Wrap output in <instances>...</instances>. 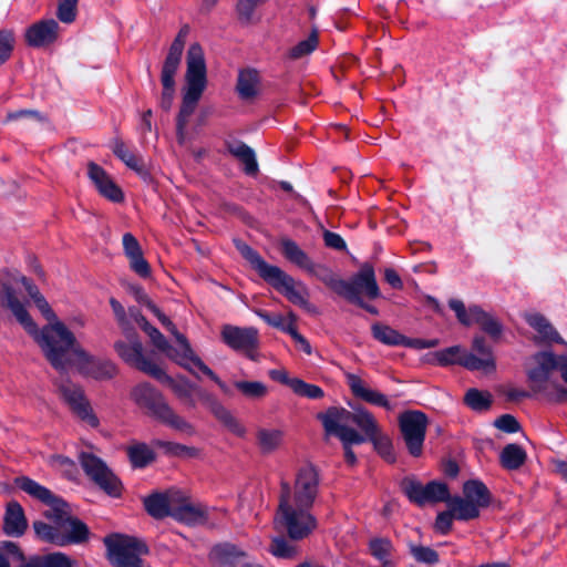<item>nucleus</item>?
<instances>
[{
  "instance_id": "nucleus-1",
  "label": "nucleus",
  "mask_w": 567,
  "mask_h": 567,
  "mask_svg": "<svg viewBox=\"0 0 567 567\" xmlns=\"http://www.w3.org/2000/svg\"><path fill=\"white\" fill-rule=\"evenodd\" d=\"M12 280L20 282L24 287L34 306L48 321V324L39 331L37 323L31 318L24 303L16 296L13 288L2 285L6 307L12 312L24 330L34 338L52 367L56 370H63L69 362V350H73L80 355H86L74 334L58 319L38 287L24 276L14 277Z\"/></svg>"
},
{
  "instance_id": "nucleus-2",
  "label": "nucleus",
  "mask_w": 567,
  "mask_h": 567,
  "mask_svg": "<svg viewBox=\"0 0 567 567\" xmlns=\"http://www.w3.org/2000/svg\"><path fill=\"white\" fill-rule=\"evenodd\" d=\"M14 484L33 498L49 506V509L44 513L49 523L40 520L33 523L34 532L40 539L58 546H65L80 544L89 538L87 526L73 517L69 505L49 488L28 476L17 477Z\"/></svg>"
},
{
  "instance_id": "nucleus-3",
  "label": "nucleus",
  "mask_w": 567,
  "mask_h": 567,
  "mask_svg": "<svg viewBox=\"0 0 567 567\" xmlns=\"http://www.w3.org/2000/svg\"><path fill=\"white\" fill-rule=\"evenodd\" d=\"M14 484L33 498L49 506V509L44 513L49 523L40 520L33 523L34 532L40 539L58 546H65L80 544L89 538L87 526L73 517L69 505L49 488L28 476L17 477Z\"/></svg>"
},
{
  "instance_id": "nucleus-4",
  "label": "nucleus",
  "mask_w": 567,
  "mask_h": 567,
  "mask_svg": "<svg viewBox=\"0 0 567 567\" xmlns=\"http://www.w3.org/2000/svg\"><path fill=\"white\" fill-rule=\"evenodd\" d=\"M235 245L241 256L266 282L282 293L290 302L307 310L311 308L308 301V290L301 281H296L278 266L266 262L264 258L247 244L235 240Z\"/></svg>"
},
{
  "instance_id": "nucleus-5",
  "label": "nucleus",
  "mask_w": 567,
  "mask_h": 567,
  "mask_svg": "<svg viewBox=\"0 0 567 567\" xmlns=\"http://www.w3.org/2000/svg\"><path fill=\"white\" fill-rule=\"evenodd\" d=\"M185 86L183 89V102L177 117V130L182 132L207 85V70L204 51L198 43H193L186 54Z\"/></svg>"
},
{
  "instance_id": "nucleus-6",
  "label": "nucleus",
  "mask_w": 567,
  "mask_h": 567,
  "mask_svg": "<svg viewBox=\"0 0 567 567\" xmlns=\"http://www.w3.org/2000/svg\"><path fill=\"white\" fill-rule=\"evenodd\" d=\"M174 394L189 408L196 406L194 395L196 394L204 405L234 434L243 436L245 427L234 415L209 392L192 383L187 378L178 375L172 378L167 385Z\"/></svg>"
},
{
  "instance_id": "nucleus-7",
  "label": "nucleus",
  "mask_w": 567,
  "mask_h": 567,
  "mask_svg": "<svg viewBox=\"0 0 567 567\" xmlns=\"http://www.w3.org/2000/svg\"><path fill=\"white\" fill-rule=\"evenodd\" d=\"M110 305L126 341H117L114 344L120 358L128 365L142 370V346L137 340L136 328L142 326L140 309L130 307L126 312L124 307L115 298L110 299Z\"/></svg>"
},
{
  "instance_id": "nucleus-8",
  "label": "nucleus",
  "mask_w": 567,
  "mask_h": 567,
  "mask_svg": "<svg viewBox=\"0 0 567 567\" xmlns=\"http://www.w3.org/2000/svg\"><path fill=\"white\" fill-rule=\"evenodd\" d=\"M310 506L280 498L275 525L286 529L290 538L301 539L316 527V518L310 514Z\"/></svg>"
},
{
  "instance_id": "nucleus-9",
  "label": "nucleus",
  "mask_w": 567,
  "mask_h": 567,
  "mask_svg": "<svg viewBox=\"0 0 567 567\" xmlns=\"http://www.w3.org/2000/svg\"><path fill=\"white\" fill-rule=\"evenodd\" d=\"M105 557L113 567H142V545L135 537L113 533L103 538Z\"/></svg>"
},
{
  "instance_id": "nucleus-10",
  "label": "nucleus",
  "mask_w": 567,
  "mask_h": 567,
  "mask_svg": "<svg viewBox=\"0 0 567 567\" xmlns=\"http://www.w3.org/2000/svg\"><path fill=\"white\" fill-rule=\"evenodd\" d=\"M144 307H146L159 322L172 332L175 337L177 344L181 347V354L176 357V363L190 373L195 374L193 367H196L202 373L208 377L212 381L217 380L218 375L194 352L188 340L176 330L174 323L150 300L144 296Z\"/></svg>"
},
{
  "instance_id": "nucleus-11",
  "label": "nucleus",
  "mask_w": 567,
  "mask_h": 567,
  "mask_svg": "<svg viewBox=\"0 0 567 567\" xmlns=\"http://www.w3.org/2000/svg\"><path fill=\"white\" fill-rule=\"evenodd\" d=\"M318 492L319 474L315 466L305 465L297 472L293 488L286 482L281 483L280 498L312 507Z\"/></svg>"
},
{
  "instance_id": "nucleus-12",
  "label": "nucleus",
  "mask_w": 567,
  "mask_h": 567,
  "mask_svg": "<svg viewBox=\"0 0 567 567\" xmlns=\"http://www.w3.org/2000/svg\"><path fill=\"white\" fill-rule=\"evenodd\" d=\"M144 406L150 410L152 416L163 424L184 433L194 435L195 427L186 419L177 414L166 402L163 395L144 383Z\"/></svg>"
},
{
  "instance_id": "nucleus-13",
  "label": "nucleus",
  "mask_w": 567,
  "mask_h": 567,
  "mask_svg": "<svg viewBox=\"0 0 567 567\" xmlns=\"http://www.w3.org/2000/svg\"><path fill=\"white\" fill-rule=\"evenodd\" d=\"M318 417L322 422L327 434L336 435L340 441L347 440L357 444L365 442V437L360 432L349 426L353 421V411L332 406L324 413L319 414Z\"/></svg>"
},
{
  "instance_id": "nucleus-14",
  "label": "nucleus",
  "mask_w": 567,
  "mask_h": 567,
  "mask_svg": "<svg viewBox=\"0 0 567 567\" xmlns=\"http://www.w3.org/2000/svg\"><path fill=\"white\" fill-rule=\"evenodd\" d=\"M533 367L528 369L527 377L535 392L546 393L550 386L557 389L551 381L555 371H558L559 355L550 351H542L533 355Z\"/></svg>"
},
{
  "instance_id": "nucleus-15",
  "label": "nucleus",
  "mask_w": 567,
  "mask_h": 567,
  "mask_svg": "<svg viewBox=\"0 0 567 567\" xmlns=\"http://www.w3.org/2000/svg\"><path fill=\"white\" fill-rule=\"evenodd\" d=\"M80 463L85 474L110 496H118L121 483L106 463L92 453L82 452Z\"/></svg>"
},
{
  "instance_id": "nucleus-16",
  "label": "nucleus",
  "mask_w": 567,
  "mask_h": 567,
  "mask_svg": "<svg viewBox=\"0 0 567 567\" xmlns=\"http://www.w3.org/2000/svg\"><path fill=\"white\" fill-rule=\"evenodd\" d=\"M400 430L411 455L422 454L427 417L420 411H408L399 417Z\"/></svg>"
},
{
  "instance_id": "nucleus-17",
  "label": "nucleus",
  "mask_w": 567,
  "mask_h": 567,
  "mask_svg": "<svg viewBox=\"0 0 567 567\" xmlns=\"http://www.w3.org/2000/svg\"><path fill=\"white\" fill-rule=\"evenodd\" d=\"M402 486L408 498L419 506L449 501L450 491L443 482L432 481L423 485L415 480H405Z\"/></svg>"
},
{
  "instance_id": "nucleus-18",
  "label": "nucleus",
  "mask_w": 567,
  "mask_h": 567,
  "mask_svg": "<svg viewBox=\"0 0 567 567\" xmlns=\"http://www.w3.org/2000/svg\"><path fill=\"white\" fill-rule=\"evenodd\" d=\"M350 287L348 295H340L348 301L354 305H361V293H364L370 299H377L380 297V289L377 284L375 274L373 267L365 262L359 271L352 277L350 281H347Z\"/></svg>"
},
{
  "instance_id": "nucleus-19",
  "label": "nucleus",
  "mask_w": 567,
  "mask_h": 567,
  "mask_svg": "<svg viewBox=\"0 0 567 567\" xmlns=\"http://www.w3.org/2000/svg\"><path fill=\"white\" fill-rule=\"evenodd\" d=\"M220 336L223 342L233 350L245 352L251 360L257 359L255 350L258 346V331L255 328L225 324Z\"/></svg>"
},
{
  "instance_id": "nucleus-20",
  "label": "nucleus",
  "mask_w": 567,
  "mask_h": 567,
  "mask_svg": "<svg viewBox=\"0 0 567 567\" xmlns=\"http://www.w3.org/2000/svg\"><path fill=\"white\" fill-rule=\"evenodd\" d=\"M184 47V42H181L179 40H174L162 69V106L166 110H168L172 105L175 92L174 76L178 69Z\"/></svg>"
},
{
  "instance_id": "nucleus-21",
  "label": "nucleus",
  "mask_w": 567,
  "mask_h": 567,
  "mask_svg": "<svg viewBox=\"0 0 567 567\" xmlns=\"http://www.w3.org/2000/svg\"><path fill=\"white\" fill-rule=\"evenodd\" d=\"M59 391L63 400L81 420L87 422L92 427L99 425V420L93 413L80 386L68 380H63L59 384Z\"/></svg>"
},
{
  "instance_id": "nucleus-22",
  "label": "nucleus",
  "mask_w": 567,
  "mask_h": 567,
  "mask_svg": "<svg viewBox=\"0 0 567 567\" xmlns=\"http://www.w3.org/2000/svg\"><path fill=\"white\" fill-rule=\"evenodd\" d=\"M472 348L475 352H477L481 357H477L474 353L465 352L462 355V360L460 364L464 368L475 371L482 370L485 372L495 370V359L493 355L492 348L486 343L485 339L482 336H476L473 339Z\"/></svg>"
},
{
  "instance_id": "nucleus-23",
  "label": "nucleus",
  "mask_w": 567,
  "mask_h": 567,
  "mask_svg": "<svg viewBox=\"0 0 567 567\" xmlns=\"http://www.w3.org/2000/svg\"><path fill=\"white\" fill-rule=\"evenodd\" d=\"M60 33V25L54 19L41 20L27 28L24 37L32 48H43L54 43Z\"/></svg>"
},
{
  "instance_id": "nucleus-24",
  "label": "nucleus",
  "mask_w": 567,
  "mask_h": 567,
  "mask_svg": "<svg viewBox=\"0 0 567 567\" xmlns=\"http://www.w3.org/2000/svg\"><path fill=\"white\" fill-rule=\"evenodd\" d=\"M84 352L86 353V355H80L75 353L73 350H69V362L62 371H64L70 365L71 354H74L82 362V369L84 373L96 380H109L116 374V367L113 362L109 360L94 359L90 357L85 350Z\"/></svg>"
},
{
  "instance_id": "nucleus-25",
  "label": "nucleus",
  "mask_w": 567,
  "mask_h": 567,
  "mask_svg": "<svg viewBox=\"0 0 567 567\" xmlns=\"http://www.w3.org/2000/svg\"><path fill=\"white\" fill-rule=\"evenodd\" d=\"M347 383L355 398H359L370 404L382 406L386 410H392V405L384 394L370 389L365 382L357 374L347 373Z\"/></svg>"
},
{
  "instance_id": "nucleus-26",
  "label": "nucleus",
  "mask_w": 567,
  "mask_h": 567,
  "mask_svg": "<svg viewBox=\"0 0 567 567\" xmlns=\"http://www.w3.org/2000/svg\"><path fill=\"white\" fill-rule=\"evenodd\" d=\"M172 517L187 526H199L208 522L209 512L200 503H184L173 508Z\"/></svg>"
},
{
  "instance_id": "nucleus-27",
  "label": "nucleus",
  "mask_w": 567,
  "mask_h": 567,
  "mask_svg": "<svg viewBox=\"0 0 567 567\" xmlns=\"http://www.w3.org/2000/svg\"><path fill=\"white\" fill-rule=\"evenodd\" d=\"M27 528L28 520L22 506L17 501L9 502L3 516V532L8 536L20 537Z\"/></svg>"
},
{
  "instance_id": "nucleus-28",
  "label": "nucleus",
  "mask_w": 567,
  "mask_h": 567,
  "mask_svg": "<svg viewBox=\"0 0 567 567\" xmlns=\"http://www.w3.org/2000/svg\"><path fill=\"white\" fill-rule=\"evenodd\" d=\"M245 557L244 550L229 543L215 545L208 555L209 561L215 567H235Z\"/></svg>"
},
{
  "instance_id": "nucleus-29",
  "label": "nucleus",
  "mask_w": 567,
  "mask_h": 567,
  "mask_svg": "<svg viewBox=\"0 0 567 567\" xmlns=\"http://www.w3.org/2000/svg\"><path fill=\"white\" fill-rule=\"evenodd\" d=\"M523 318L538 333L537 339L539 341L548 343H565L559 333L544 315L532 311L525 312Z\"/></svg>"
},
{
  "instance_id": "nucleus-30",
  "label": "nucleus",
  "mask_w": 567,
  "mask_h": 567,
  "mask_svg": "<svg viewBox=\"0 0 567 567\" xmlns=\"http://www.w3.org/2000/svg\"><path fill=\"white\" fill-rule=\"evenodd\" d=\"M307 272L315 276L337 295L340 296L349 293L348 289L350 287L347 285V280L341 279L332 271V269L326 265L316 264L312 261L310 267L307 269Z\"/></svg>"
},
{
  "instance_id": "nucleus-31",
  "label": "nucleus",
  "mask_w": 567,
  "mask_h": 567,
  "mask_svg": "<svg viewBox=\"0 0 567 567\" xmlns=\"http://www.w3.org/2000/svg\"><path fill=\"white\" fill-rule=\"evenodd\" d=\"M174 491L155 492L144 497V507L154 518L161 519L172 516L171 499Z\"/></svg>"
},
{
  "instance_id": "nucleus-32",
  "label": "nucleus",
  "mask_w": 567,
  "mask_h": 567,
  "mask_svg": "<svg viewBox=\"0 0 567 567\" xmlns=\"http://www.w3.org/2000/svg\"><path fill=\"white\" fill-rule=\"evenodd\" d=\"M280 248L284 257L291 264L307 271L310 267L312 259L301 247L288 237L280 239Z\"/></svg>"
},
{
  "instance_id": "nucleus-33",
  "label": "nucleus",
  "mask_w": 567,
  "mask_h": 567,
  "mask_svg": "<svg viewBox=\"0 0 567 567\" xmlns=\"http://www.w3.org/2000/svg\"><path fill=\"white\" fill-rule=\"evenodd\" d=\"M237 92L243 100L254 99L259 93V74L256 70H241L238 74Z\"/></svg>"
},
{
  "instance_id": "nucleus-34",
  "label": "nucleus",
  "mask_w": 567,
  "mask_h": 567,
  "mask_svg": "<svg viewBox=\"0 0 567 567\" xmlns=\"http://www.w3.org/2000/svg\"><path fill=\"white\" fill-rule=\"evenodd\" d=\"M474 323L480 324L481 329L492 339L497 340L503 333V324L492 313L484 311L480 306L472 309Z\"/></svg>"
},
{
  "instance_id": "nucleus-35",
  "label": "nucleus",
  "mask_w": 567,
  "mask_h": 567,
  "mask_svg": "<svg viewBox=\"0 0 567 567\" xmlns=\"http://www.w3.org/2000/svg\"><path fill=\"white\" fill-rule=\"evenodd\" d=\"M464 497L473 502L476 507L484 508L491 503V493L486 485L478 480H471L463 485Z\"/></svg>"
},
{
  "instance_id": "nucleus-36",
  "label": "nucleus",
  "mask_w": 567,
  "mask_h": 567,
  "mask_svg": "<svg viewBox=\"0 0 567 567\" xmlns=\"http://www.w3.org/2000/svg\"><path fill=\"white\" fill-rule=\"evenodd\" d=\"M122 246L131 269L142 276V248L140 241L131 233H125L122 237Z\"/></svg>"
},
{
  "instance_id": "nucleus-37",
  "label": "nucleus",
  "mask_w": 567,
  "mask_h": 567,
  "mask_svg": "<svg viewBox=\"0 0 567 567\" xmlns=\"http://www.w3.org/2000/svg\"><path fill=\"white\" fill-rule=\"evenodd\" d=\"M20 567H73V561L63 553H51L32 556Z\"/></svg>"
},
{
  "instance_id": "nucleus-38",
  "label": "nucleus",
  "mask_w": 567,
  "mask_h": 567,
  "mask_svg": "<svg viewBox=\"0 0 567 567\" xmlns=\"http://www.w3.org/2000/svg\"><path fill=\"white\" fill-rule=\"evenodd\" d=\"M352 423L361 430L362 433L360 434L365 437V441H369L371 436L381 431L374 416L361 406L353 408Z\"/></svg>"
},
{
  "instance_id": "nucleus-39",
  "label": "nucleus",
  "mask_w": 567,
  "mask_h": 567,
  "mask_svg": "<svg viewBox=\"0 0 567 567\" xmlns=\"http://www.w3.org/2000/svg\"><path fill=\"white\" fill-rule=\"evenodd\" d=\"M447 505L454 517L458 520H470L477 518L480 516V508L476 507L473 502L467 501L465 497L462 498L456 496L454 498H450Z\"/></svg>"
},
{
  "instance_id": "nucleus-40",
  "label": "nucleus",
  "mask_w": 567,
  "mask_h": 567,
  "mask_svg": "<svg viewBox=\"0 0 567 567\" xmlns=\"http://www.w3.org/2000/svg\"><path fill=\"white\" fill-rule=\"evenodd\" d=\"M144 333H146L153 344L164 352L171 360L176 362V357L181 354V347L177 348L172 347L165 337L154 327H152L148 322L144 320Z\"/></svg>"
},
{
  "instance_id": "nucleus-41",
  "label": "nucleus",
  "mask_w": 567,
  "mask_h": 567,
  "mask_svg": "<svg viewBox=\"0 0 567 567\" xmlns=\"http://www.w3.org/2000/svg\"><path fill=\"white\" fill-rule=\"evenodd\" d=\"M371 332L375 340L385 346L396 347L402 344L403 334L390 326L375 322L371 327Z\"/></svg>"
},
{
  "instance_id": "nucleus-42",
  "label": "nucleus",
  "mask_w": 567,
  "mask_h": 567,
  "mask_svg": "<svg viewBox=\"0 0 567 567\" xmlns=\"http://www.w3.org/2000/svg\"><path fill=\"white\" fill-rule=\"evenodd\" d=\"M499 457L503 467L506 470H517L524 464L526 453L519 445L508 444L503 449Z\"/></svg>"
},
{
  "instance_id": "nucleus-43",
  "label": "nucleus",
  "mask_w": 567,
  "mask_h": 567,
  "mask_svg": "<svg viewBox=\"0 0 567 567\" xmlns=\"http://www.w3.org/2000/svg\"><path fill=\"white\" fill-rule=\"evenodd\" d=\"M284 439V433L277 429H260L257 432V441L264 453H271L277 450Z\"/></svg>"
},
{
  "instance_id": "nucleus-44",
  "label": "nucleus",
  "mask_w": 567,
  "mask_h": 567,
  "mask_svg": "<svg viewBox=\"0 0 567 567\" xmlns=\"http://www.w3.org/2000/svg\"><path fill=\"white\" fill-rule=\"evenodd\" d=\"M267 0H236L235 11L240 23L250 24L257 20V9Z\"/></svg>"
},
{
  "instance_id": "nucleus-45",
  "label": "nucleus",
  "mask_w": 567,
  "mask_h": 567,
  "mask_svg": "<svg viewBox=\"0 0 567 567\" xmlns=\"http://www.w3.org/2000/svg\"><path fill=\"white\" fill-rule=\"evenodd\" d=\"M463 353L464 351L460 346H453L430 354L431 359H429V362L442 367L455 363L460 364Z\"/></svg>"
},
{
  "instance_id": "nucleus-46",
  "label": "nucleus",
  "mask_w": 567,
  "mask_h": 567,
  "mask_svg": "<svg viewBox=\"0 0 567 567\" xmlns=\"http://www.w3.org/2000/svg\"><path fill=\"white\" fill-rule=\"evenodd\" d=\"M23 560V553L16 543L10 540L0 542V567H11V564H22Z\"/></svg>"
},
{
  "instance_id": "nucleus-47",
  "label": "nucleus",
  "mask_w": 567,
  "mask_h": 567,
  "mask_svg": "<svg viewBox=\"0 0 567 567\" xmlns=\"http://www.w3.org/2000/svg\"><path fill=\"white\" fill-rule=\"evenodd\" d=\"M392 548L391 542L385 538H374L369 545L371 555L382 563L383 566L392 565Z\"/></svg>"
},
{
  "instance_id": "nucleus-48",
  "label": "nucleus",
  "mask_w": 567,
  "mask_h": 567,
  "mask_svg": "<svg viewBox=\"0 0 567 567\" xmlns=\"http://www.w3.org/2000/svg\"><path fill=\"white\" fill-rule=\"evenodd\" d=\"M111 148L113 153L131 169L137 174L141 173L138 159L131 152L130 147L121 140L116 138L112 142Z\"/></svg>"
},
{
  "instance_id": "nucleus-49",
  "label": "nucleus",
  "mask_w": 567,
  "mask_h": 567,
  "mask_svg": "<svg viewBox=\"0 0 567 567\" xmlns=\"http://www.w3.org/2000/svg\"><path fill=\"white\" fill-rule=\"evenodd\" d=\"M369 441L373 444L375 451L382 458L389 463H393L395 461L392 441L386 434H383L380 431L375 435L371 436Z\"/></svg>"
},
{
  "instance_id": "nucleus-50",
  "label": "nucleus",
  "mask_w": 567,
  "mask_h": 567,
  "mask_svg": "<svg viewBox=\"0 0 567 567\" xmlns=\"http://www.w3.org/2000/svg\"><path fill=\"white\" fill-rule=\"evenodd\" d=\"M235 388L247 399L257 400L264 398L268 390L260 381H236Z\"/></svg>"
},
{
  "instance_id": "nucleus-51",
  "label": "nucleus",
  "mask_w": 567,
  "mask_h": 567,
  "mask_svg": "<svg viewBox=\"0 0 567 567\" xmlns=\"http://www.w3.org/2000/svg\"><path fill=\"white\" fill-rule=\"evenodd\" d=\"M464 401L474 411H483L489 408L492 395L486 391L470 389L465 393Z\"/></svg>"
},
{
  "instance_id": "nucleus-52",
  "label": "nucleus",
  "mask_w": 567,
  "mask_h": 567,
  "mask_svg": "<svg viewBox=\"0 0 567 567\" xmlns=\"http://www.w3.org/2000/svg\"><path fill=\"white\" fill-rule=\"evenodd\" d=\"M154 445L162 450L165 454L174 456H196L197 450L179 443L165 442L161 440L154 441Z\"/></svg>"
},
{
  "instance_id": "nucleus-53",
  "label": "nucleus",
  "mask_w": 567,
  "mask_h": 567,
  "mask_svg": "<svg viewBox=\"0 0 567 567\" xmlns=\"http://www.w3.org/2000/svg\"><path fill=\"white\" fill-rule=\"evenodd\" d=\"M291 390L299 396H305L312 400L321 399L324 394L320 386L307 383L299 378H293Z\"/></svg>"
},
{
  "instance_id": "nucleus-54",
  "label": "nucleus",
  "mask_w": 567,
  "mask_h": 567,
  "mask_svg": "<svg viewBox=\"0 0 567 567\" xmlns=\"http://www.w3.org/2000/svg\"><path fill=\"white\" fill-rule=\"evenodd\" d=\"M270 553L278 558H292L297 549L284 537L274 538L269 548Z\"/></svg>"
},
{
  "instance_id": "nucleus-55",
  "label": "nucleus",
  "mask_w": 567,
  "mask_h": 567,
  "mask_svg": "<svg viewBox=\"0 0 567 567\" xmlns=\"http://www.w3.org/2000/svg\"><path fill=\"white\" fill-rule=\"evenodd\" d=\"M449 306L455 312L458 321L462 324L471 326L474 323L472 309L475 308V306H471L468 309H466L464 302L458 299H451L449 301Z\"/></svg>"
},
{
  "instance_id": "nucleus-56",
  "label": "nucleus",
  "mask_w": 567,
  "mask_h": 567,
  "mask_svg": "<svg viewBox=\"0 0 567 567\" xmlns=\"http://www.w3.org/2000/svg\"><path fill=\"white\" fill-rule=\"evenodd\" d=\"M318 45V38L316 33H312L308 39L300 41L290 51V56L299 59L303 55L311 53Z\"/></svg>"
},
{
  "instance_id": "nucleus-57",
  "label": "nucleus",
  "mask_w": 567,
  "mask_h": 567,
  "mask_svg": "<svg viewBox=\"0 0 567 567\" xmlns=\"http://www.w3.org/2000/svg\"><path fill=\"white\" fill-rule=\"evenodd\" d=\"M144 373L148 374L153 379H155L157 382H159L163 385H168V383L172 380V377H169L164 368L157 363L146 361L144 359Z\"/></svg>"
},
{
  "instance_id": "nucleus-58",
  "label": "nucleus",
  "mask_w": 567,
  "mask_h": 567,
  "mask_svg": "<svg viewBox=\"0 0 567 567\" xmlns=\"http://www.w3.org/2000/svg\"><path fill=\"white\" fill-rule=\"evenodd\" d=\"M97 192L113 203H121L124 198L122 189L115 184L112 177L97 188Z\"/></svg>"
},
{
  "instance_id": "nucleus-59",
  "label": "nucleus",
  "mask_w": 567,
  "mask_h": 567,
  "mask_svg": "<svg viewBox=\"0 0 567 567\" xmlns=\"http://www.w3.org/2000/svg\"><path fill=\"white\" fill-rule=\"evenodd\" d=\"M411 553L413 557L420 563L435 564L439 561L437 553L431 547L413 546L411 548Z\"/></svg>"
},
{
  "instance_id": "nucleus-60",
  "label": "nucleus",
  "mask_w": 567,
  "mask_h": 567,
  "mask_svg": "<svg viewBox=\"0 0 567 567\" xmlns=\"http://www.w3.org/2000/svg\"><path fill=\"white\" fill-rule=\"evenodd\" d=\"M87 176L96 189L111 178L104 168L93 162L87 164Z\"/></svg>"
},
{
  "instance_id": "nucleus-61",
  "label": "nucleus",
  "mask_w": 567,
  "mask_h": 567,
  "mask_svg": "<svg viewBox=\"0 0 567 567\" xmlns=\"http://www.w3.org/2000/svg\"><path fill=\"white\" fill-rule=\"evenodd\" d=\"M78 14V6L58 1L56 17L63 23H72Z\"/></svg>"
},
{
  "instance_id": "nucleus-62",
  "label": "nucleus",
  "mask_w": 567,
  "mask_h": 567,
  "mask_svg": "<svg viewBox=\"0 0 567 567\" xmlns=\"http://www.w3.org/2000/svg\"><path fill=\"white\" fill-rule=\"evenodd\" d=\"M13 33L11 31H0V64L4 63L13 49Z\"/></svg>"
},
{
  "instance_id": "nucleus-63",
  "label": "nucleus",
  "mask_w": 567,
  "mask_h": 567,
  "mask_svg": "<svg viewBox=\"0 0 567 567\" xmlns=\"http://www.w3.org/2000/svg\"><path fill=\"white\" fill-rule=\"evenodd\" d=\"M494 425L506 433H515L519 430L517 420L511 414H504L495 420Z\"/></svg>"
},
{
  "instance_id": "nucleus-64",
  "label": "nucleus",
  "mask_w": 567,
  "mask_h": 567,
  "mask_svg": "<svg viewBox=\"0 0 567 567\" xmlns=\"http://www.w3.org/2000/svg\"><path fill=\"white\" fill-rule=\"evenodd\" d=\"M324 245L328 248L334 249V250H346L347 244L344 239L337 233H332L330 230H323L322 234Z\"/></svg>"
}]
</instances>
